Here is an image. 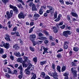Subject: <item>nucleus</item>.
<instances>
[{
  "label": "nucleus",
  "mask_w": 79,
  "mask_h": 79,
  "mask_svg": "<svg viewBox=\"0 0 79 79\" xmlns=\"http://www.w3.org/2000/svg\"><path fill=\"white\" fill-rule=\"evenodd\" d=\"M0 45V47H4L6 49H8V48L10 47V45L9 43H5L3 41L2 42V44Z\"/></svg>",
  "instance_id": "1"
},
{
  "label": "nucleus",
  "mask_w": 79,
  "mask_h": 79,
  "mask_svg": "<svg viewBox=\"0 0 79 79\" xmlns=\"http://www.w3.org/2000/svg\"><path fill=\"white\" fill-rule=\"evenodd\" d=\"M72 33V32L69 31H65L63 32V34L64 36L65 37H68V35H70Z\"/></svg>",
  "instance_id": "2"
},
{
  "label": "nucleus",
  "mask_w": 79,
  "mask_h": 79,
  "mask_svg": "<svg viewBox=\"0 0 79 79\" xmlns=\"http://www.w3.org/2000/svg\"><path fill=\"white\" fill-rule=\"evenodd\" d=\"M18 17L19 19H24V15L23 12H21L18 15Z\"/></svg>",
  "instance_id": "3"
},
{
  "label": "nucleus",
  "mask_w": 79,
  "mask_h": 79,
  "mask_svg": "<svg viewBox=\"0 0 79 79\" xmlns=\"http://www.w3.org/2000/svg\"><path fill=\"white\" fill-rule=\"evenodd\" d=\"M36 38V35L35 34L31 35L30 36V39L31 41L35 40V39Z\"/></svg>",
  "instance_id": "4"
},
{
  "label": "nucleus",
  "mask_w": 79,
  "mask_h": 79,
  "mask_svg": "<svg viewBox=\"0 0 79 79\" xmlns=\"http://www.w3.org/2000/svg\"><path fill=\"white\" fill-rule=\"evenodd\" d=\"M6 15L7 17V18L8 19H10V18H11L13 16L12 15H11L10 14V12L8 11H7L6 12Z\"/></svg>",
  "instance_id": "5"
},
{
  "label": "nucleus",
  "mask_w": 79,
  "mask_h": 79,
  "mask_svg": "<svg viewBox=\"0 0 79 79\" xmlns=\"http://www.w3.org/2000/svg\"><path fill=\"white\" fill-rule=\"evenodd\" d=\"M14 54V55H15L16 56H17V57H21V55L20 54L19 52H15Z\"/></svg>",
  "instance_id": "6"
},
{
  "label": "nucleus",
  "mask_w": 79,
  "mask_h": 79,
  "mask_svg": "<svg viewBox=\"0 0 79 79\" xmlns=\"http://www.w3.org/2000/svg\"><path fill=\"white\" fill-rule=\"evenodd\" d=\"M5 39L6 40V41H10L11 40L10 38V35L8 34H6Z\"/></svg>",
  "instance_id": "7"
},
{
  "label": "nucleus",
  "mask_w": 79,
  "mask_h": 79,
  "mask_svg": "<svg viewBox=\"0 0 79 79\" xmlns=\"http://www.w3.org/2000/svg\"><path fill=\"white\" fill-rule=\"evenodd\" d=\"M34 65H32L31 66H30L28 68H27V69H26L25 70V71H27V70H29V69H31V70H32V69H34Z\"/></svg>",
  "instance_id": "8"
},
{
  "label": "nucleus",
  "mask_w": 79,
  "mask_h": 79,
  "mask_svg": "<svg viewBox=\"0 0 79 79\" xmlns=\"http://www.w3.org/2000/svg\"><path fill=\"white\" fill-rule=\"evenodd\" d=\"M73 74L74 75L73 77L75 78L77 77V71L76 70H74L72 72Z\"/></svg>",
  "instance_id": "9"
},
{
  "label": "nucleus",
  "mask_w": 79,
  "mask_h": 79,
  "mask_svg": "<svg viewBox=\"0 0 79 79\" xmlns=\"http://www.w3.org/2000/svg\"><path fill=\"white\" fill-rule=\"evenodd\" d=\"M74 10H73L71 11V15L73 16H74V17H77L78 15H77V14H76V13L73 12Z\"/></svg>",
  "instance_id": "10"
},
{
  "label": "nucleus",
  "mask_w": 79,
  "mask_h": 79,
  "mask_svg": "<svg viewBox=\"0 0 79 79\" xmlns=\"http://www.w3.org/2000/svg\"><path fill=\"white\" fill-rule=\"evenodd\" d=\"M31 75H33V76L31 77V79H36L35 78L37 77V76H36V74H35L33 72H32L31 73Z\"/></svg>",
  "instance_id": "11"
},
{
  "label": "nucleus",
  "mask_w": 79,
  "mask_h": 79,
  "mask_svg": "<svg viewBox=\"0 0 79 79\" xmlns=\"http://www.w3.org/2000/svg\"><path fill=\"white\" fill-rule=\"evenodd\" d=\"M13 10L14 11L15 14H18L19 11H18V9L16 7H15V8H14V10Z\"/></svg>",
  "instance_id": "12"
},
{
  "label": "nucleus",
  "mask_w": 79,
  "mask_h": 79,
  "mask_svg": "<svg viewBox=\"0 0 79 79\" xmlns=\"http://www.w3.org/2000/svg\"><path fill=\"white\" fill-rule=\"evenodd\" d=\"M18 69H20V74L21 75H23V68H22V65H20L18 68Z\"/></svg>",
  "instance_id": "13"
},
{
  "label": "nucleus",
  "mask_w": 79,
  "mask_h": 79,
  "mask_svg": "<svg viewBox=\"0 0 79 79\" xmlns=\"http://www.w3.org/2000/svg\"><path fill=\"white\" fill-rule=\"evenodd\" d=\"M52 29L53 30V32L54 33H57L58 32V29H57V28L55 27H52Z\"/></svg>",
  "instance_id": "14"
},
{
  "label": "nucleus",
  "mask_w": 79,
  "mask_h": 79,
  "mask_svg": "<svg viewBox=\"0 0 79 79\" xmlns=\"http://www.w3.org/2000/svg\"><path fill=\"white\" fill-rule=\"evenodd\" d=\"M38 39L39 40H47V37L44 36L40 37Z\"/></svg>",
  "instance_id": "15"
},
{
  "label": "nucleus",
  "mask_w": 79,
  "mask_h": 79,
  "mask_svg": "<svg viewBox=\"0 0 79 79\" xmlns=\"http://www.w3.org/2000/svg\"><path fill=\"white\" fill-rule=\"evenodd\" d=\"M13 48L15 50H18L19 48V46L18 44H15L13 46Z\"/></svg>",
  "instance_id": "16"
},
{
  "label": "nucleus",
  "mask_w": 79,
  "mask_h": 79,
  "mask_svg": "<svg viewBox=\"0 0 79 79\" xmlns=\"http://www.w3.org/2000/svg\"><path fill=\"white\" fill-rule=\"evenodd\" d=\"M44 10L42 9L41 8L40 9L39 11V14L40 15H42L43 14V13H44Z\"/></svg>",
  "instance_id": "17"
},
{
  "label": "nucleus",
  "mask_w": 79,
  "mask_h": 79,
  "mask_svg": "<svg viewBox=\"0 0 79 79\" xmlns=\"http://www.w3.org/2000/svg\"><path fill=\"white\" fill-rule=\"evenodd\" d=\"M40 17V15L38 14H35L34 15V18L36 19H38Z\"/></svg>",
  "instance_id": "18"
},
{
  "label": "nucleus",
  "mask_w": 79,
  "mask_h": 79,
  "mask_svg": "<svg viewBox=\"0 0 79 79\" xmlns=\"http://www.w3.org/2000/svg\"><path fill=\"white\" fill-rule=\"evenodd\" d=\"M40 76H41L42 78H44L45 76V72H42Z\"/></svg>",
  "instance_id": "19"
},
{
  "label": "nucleus",
  "mask_w": 79,
  "mask_h": 79,
  "mask_svg": "<svg viewBox=\"0 0 79 79\" xmlns=\"http://www.w3.org/2000/svg\"><path fill=\"white\" fill-rule=\"evenodd\" d=\"M56 69L59 73L61 72V67L60 65H58L56 67Z\"/></svg>",
  "instance_id": "20"
},
{
  "label": "nucleus",
  "mask_w": 79,
  "mask_h": 79,
  "mask_svg": "<svg viewBox=\"0 0 79 79\" xmlns=\"http://www.w3.org/2000/svg\"><path fill=\"white\" fill-rule=\"evenodd\" d=\"M47 8H49V10L50 11H52V10H54V8H53V7L50 6H47Z\"/></svg>",
  "instance_id": "21"
},
{
  "label": "nucleus",
  "mask_w": 79,
  "mask_h": 79,
  "mask_svg": "<svg viewBox=\"0 0 79 79\" xmlns=\"http://www.w3.org/2000/svg\"><path fill=\"white\" fill-rule=\"evenodd\" d=\"M58 14V12L57 11H56L54 13V19H56V18H57V15Z\"/></svg>",
  "instance_id": "22"
},
{
  "label": "nucleus",
  "mask_w": 79,
  "mask_h": 79,
  "mask_svg": "<svg viewBox=\"0 0 79 79\" xmlns=\"http://www.w3.org/2000/svg\"><path fill=\"white\" fill-rule=\"evenodd\" d=\"M33 60L34 61L35 63H37V57L35 56L34 57Z\"/></svg>",
  "instance_id": "23"
},
{
  "label": "nucleus",
  "mask_w": 79,
  "mask_h": 79,
  "mask_svg": "<svg viewBox=\"0 0 79 79\" xmlns=\"http://www.w3.org/2000/svg\"><path fill=\"white\" fill-rule=\"evenodd\" d=\"M73 50L74 52H77L79 51V48L76 47L73 48Z\"/></svg>",
  "instance_id": "24"
},
{
  "label": "nucleus",
  "mask_w": 79,
  "mask_h": 79,
  "mask_svg": "<svg viewBox=\"0 0 79 79\" xmlns=\"http://www.w3.org/2000/svg\"><path fill=\"white\" fill-rule=\"evenodd\" d=\"M17 62H22L23 61V58H18L17 60Z\"/></svg>",
  "instance_id": "25"
},
{
  "label": "nucleus",
  "mask_w": 79,
  "mask_h": 79,
  "mask_svg": "<svg viewBox=\"0 0 79 79\" xmlns=\"http://www.w3.org/2000/svg\"><path fill=\"white\" fill-rule=\"evenodd\" d=\"M66 70V66H63L61 69V72H64V71Z\"/></svg>",
  "instance_id": "26"
},
{
  "label": "nucleus",
  "mask_w": 79,
  "mask_h": 79,
  "mask_svg": "<svg viewBox=\"0 0 79 79\" xmlns=\"http://www.w3.org/2000/svg\"><path fill=\"white\" fill-rule=\"evenodd\" d=\"M47 63V61H43L40 62V64L42 66H43V65L45 64V63Z\"/></svg>",
  "instance_id": "27"
},
{
  "label": "nucleus",
  "mask_w": 79,
  "mask_h": 79,
  "mask_svg": "<svg viewBox=\"0 0 79 79\" xmlns=\"http://www.w3.org/2000/svg\"><path fill=\"white\" fill-rule=\"evenodd\" d=\"M43 32L46 35H49V33L46 30H44L43 31Z\"/></svg>",
  "instance_id": "28"
},
{
  "label": "nucleus",
  "mask_w": 79,
  "mask_h": 79,
  "mask_svg": "<svg viewBox=\"0 0 79 79\" xmlns=\"http://www.w3.org/2000/svg\"><path fill=\"white\" fill-rule=\"evenodd\" d=\"M52 77H54V76H57L58 77V75H57V73L56 71H55L52 74Z\"/></svg>",
  "instance_id": "29"
},
{
  "label": "nucleus",
  "mask_w": 79,
  "mask_h": 79,
  "mask_svg": "<svg viewBox=\"0 0 79 79\" xmlns=\"http://www.w3.org/2000/svg\"><path fill=\"white\" fill-rule=\"evenodd\" d=\"M4 53V50L3 49L0 48V54H2Z\"/></svg>",
  "instance_id": "30"
},
{
  "label": "nucleus",
  "mask_w": 79,
  "mask_h": 79,
  "mask_svg": "<svg viewBox=\"0 0 79 79\" xmlns=\"http://www.w3.org/2000/svg\"><path fill=\"white\" fill-rule=\"evenodd\" d=\"M2 2L5 4H6V2H9V0H2Z\"/></svg>",
  "instance_id": "31"
},
{
  "label": "nucleus",
  "mask_w": 79,
  "mask_h": 79,
  "mask_svg": "<svg viewBox=\"0 0 79 79\" xmlns=\"http://www.w3.org/2000/svg\"><path fill=\"white\" fill-rule=\"evenodd\" d=\"M31 41L33 43V46H35V45H37V43L35 42V41H34V40H33Z\"/></svg>",
  "instance_id": "32"
},
{
  "label": "nucleus",
  "mask_w": 79,
  "mask_h": 79,
  "mask_svg": "<svg viewBox=\"0 0 79 79\" xmlns=\"http://www.w3.org/2000/svg\"><path fill=\"white\" fill-rule=\"evenodd\" d=\"M63 75L64 76H65V77H68L69 74L68 73V72H66L63 74Z\"/></svg>",
  "instance_id": "33"
},
{
  "label": "nucleus",
  "mask_w": 79,
  "mask_h": 79,
  "mask_svg": "<svg viewBox=\"0 0 79 79\" xmlns=\"http://www.w3.org/2000/svg\"><path fill=\"white\" fill-rule=\"evenodd\" d=\"M38 35L39 37H42V36H43V35H44V34H42L41 32H40L38 33Z\"/></svg>",
  "instance_id": "34"
},
{
  "label": "nucleus",
  "mask_w": 79,
  "mask_h": 79,
  "mask_svg": "<svg viewBox=\"0 0 79 79\" xmlns=\"http://www.w3.org/2000/svg\"><path fill=\"white\" fill-rule=\"evenodd\" d=\"M30 49L31 50V51H32V52H34L35 51L34 48L32 47H30Z\"/></svg>",
  "instance_id": "35"
},
{
  "label": "nucleus",
  "mask_w": 79,
  "mask_h": 79,
  "mask_svg": "<svg viewBox=\"0 0 79 79\" xmlns=\"http://www.w3.org/2000/svg\"><path fill=\"white\" fill-rule=\"evenodd\" d=\"M9 7L10 8H11L12 9H13V10L14 9V8H15V7H16V6H13L11 5L10 4Z\"/></svg>",
  "instance_id": "36"
},
{
  "label": "nucleus",
  "mask_w": 79,
  "mask_h": 79,
  "mask_svg": "<svg viewBox=\"0 0 79 79\" xmlns=\"http://www.w3.org/2000/svg\"><path fill=\"white\" fill-rule=\"evenodd\" d=\"M67 19L69 21H71V17H70V16L67 15Z\"/></svg>",
  "instance_id": "37"
},
{
  "label": "nucleus",
  "mask_w": 79,
  "mask_h": 79,
  "mask_svg": "<svg viewBox=\"0 0 79 79\" xmlns=\"http://www.w3.org/2000/svg\"><path fill=\"white\" fill-rule=\"evenodd\" d=\"M7 68L8 69L9 73L10 74H11V73H12V71L11 70V69H10V68Z\"/></svg>",
  "instance_id": "38"
},
{
  "label": "nucleus",
  "mask_w": 79,
  "mask_h": 79,
  "mask_svg": "<svg viewBox=\"0 0 79 79\" xmlns=\"http://www.w3.org/2000/svg\"><path fill=\"white\" fill-rule=\"evenodd\" d=\"M64 49H66V50L68 49V46L67 45L64 44Z\"/></svg>",
  "instance_id": "39"
},
{
  "label": "nucleus",
  "mask_w": 79,
  "mask_h": 79,
  "mask_svg": "<svg viewBox=\"0 0 79 79\" xmlns=\"http://www.w3.org/2000/svg\"><path fill=\"white\" fill-rule=\"evenodd\" d=\"M32 11H37V9L35 7L32 8Z\"/></svg>",
  "instance_id": "40"
},
{
  "label": "nucleus",
  "mask_w": 79,
  "mask_h": 79,
  "mask_svg": "<svg viewBox=\"0 0 79 79\" xmlns=\"http://www.w3.org/2000/svg\"><path fill=\"white\" fill-rule=\"evenodd\" d=\"M65 27H66L65 25H63L60 27V28H61L62 29H64Z\"/></svg>",
  "instance_id": "41"
},
{
  "label": "nucleus",
  "mask_w": 79,
  "mask_h": 79,
  "mask_svg": "<svg viewBox=\"0 0 79 79\" xmlns=\"http://www.w3.org/2000/svg\"><path fill=\"white\" fill-rule=\"evenodd\" d=\"M15 34L16 36H18V37H20V35H19V32H16Z\"/></svg>",
  "instance_id": "42"
},
{
  "label": "nucleus",
  "mask_w": 79,
  "mask_h": 79,
  "mask_svg": "<svg viewBox=\"0 0 79 79\" xmlns=\"http://www.w3.org/2000/svg\"><path fill=\"white\" fill-rule=\"evenodd\" d=\"M56 57L58 58H60L61 57V54H57L56 55Z\"/></svg>",
  "instance_id": "43"
},
{
  "label": "nucleus",
  "mask_w": 79,
  "mask_h": 79,
  "mask_svg": "<svg viewBox=\"0 0 79 79\" xmlns=\"http://www.w3.org/2000/svg\"><path fill=\"white\" fill-rule=\"evenodd\" d=\"M44 79H51L50 77L47 75L45 77Z\"/></svg>",
  "instance_id": "44"
},
{
  "label": "nucleus",
  "mask_w": 79,
  "mask_h": 79,
  "mask_svg": "<svg viewBox=\"0 0 79 79\" xmlns=\"http://www.w3.org/2000/svg\"><path fill=\"white\" fill-rule=\"evenodd\" d=\"M63 49H62L61 48H60L59 49V50H58V51L57 52V53H58V52H63Z\"/></svg>",
  "instance_id": "45"
},
{
  "label": "nucleus",
  "mask_w": 79,
  "mask_h": 79,
  "mask_svg": "<svg viewBox=\"0 0 79 79\" xmlns=\"http://www.w3.org/2000/svg\"><path fill=\"white\" fill-rule=\"evenodd\" d=\"M52 68L53 69H55V64H52Z\"/></svg>",
  "instance_id": "46"
},
{
  "label": "nucleus",
  "mask_w": 79,
  "mask_h": 79,
  "mask_svg": "<svg viewBox=\"0 0 79 79\" xmlns=\"http://www.w3.org/2000/svg\"><path fill=\"white\" fill-rule=\"evenodd\" d=\"M60 18L57 17V18L55 20V21H56V22H58V21H59L60 20Z\"/></svg>",
  "instance_id": "47"
},
{
  "label": "nucleus",
  "mask_w": 79,
  "mask_h": 79,
  "mask_svg": "<svg viewBox=\"0 0 79 79\" xmlns=\"http://www.w3.org/2000/svg\"><path fill=\"white\" fill-rule=\"evenodd\" d=\"M26 73L27 74L29 75V74H31V72H30V71H28V70H27L26 71Z\"/></svg>",
  "instance_id": "48"
},
{
  "label": "nucleus",
  "mask_w": 79,
  "mask_h": 79,
  "mask_svg": "<svg viewBox=\"0 0 79 79\" xmlns=\"http://www.w3.org/2000/svg\"><path fill=\"white\" fill-rule=\"evenodd\" d=\"M19 8H23V7L22 6V5L21 4H20L19 5L17 6Z\"/></svg>",
  "instance_id": "49"
},
{
  "label": "nucleus",
  "mask_w": 79,
  "mask_h": 79,
  "mask_svg": "<svg viewBox=\"0 0 79 79\" xmlns=\"http://www.w3.org/2000/svg\"><path fill=\"white\" fill-rule=\"evenodd\" d=\"M18 72V71L16 70V69L14 70V72L13 73V74H17V73Z\"/></svg>",
  "instance_id": "50"
},
{
  "label": "nucleus",
  "mask_w": 79,
  "mask_h": 79,
  "mask_svg": "<svg viewBox=\"0 0 79 79\" xmlns=\"http://www.w3.org/2000/svg\"><path fill=\"white\" fill-rule=\"evenodd\" d=\"M17 27H15L13 28V31H16V30H17Z\"/></svg>",
  "instance_id": "51"
},
{
  "label": "nucleus",
  "mask_w": 79,
  "mask_h": 79,
  "mask_svg": "<svg viewBox=\"0 0 79 79\" xmlns=\"http://www.w3.org/2000/svg\"><path fill=\"white\" fill-rule=\"evenodd\" d=\"M2 58H6V55L4 54L3 55H2Z\"/></svg>",
  "instance_id": "52"
},
{
  "label": "nucleus",
  "mask_w": 79,
  "mask_h": 79,
  "mask_svg": "<svg viewBox=\"0 0 79 79\" xmlns=\"http://www.w3.org/2000/svg\"><path fill=\"white\" fill-rule=\"evenodd\" d=\"M37 42L39 44H41L42 42H43V41H40V40H38L37 41Z\"/></svg>",
  "instance_id": "53"
},
{
  "label": "nucleus",
  "mask_w": 79,
  "mask_h": 79,
  "mask_svg": "<svg viewBox=\"0 0 79 79\" xmlns=\"http://www.w3.org/2000/svg\"><path fill=\"white\" fill-rule=\"evenodd\" d=\"M72 64L73 66H76V63H75L73 62H72Z\"/></svg>",
  "instance_id": "54"
},
{
  "label": "nucleus",
  "mask_w": 79,
  "mask_h": 79,
  "mask_svg": "<svg viewBox=\"0 0 79 79\" xmlns=\"http://www.w3.org/2000/svg\"><path fill=\"white\" fill-rule=\"evenodd\" d=\"M10 58L11 59V60H14V57L13 56L11 55L10 56Z\"/></svg>",
  "instance_id": "55"
},
{
  "label": "nucleus",
  "mask_w": 79,
  "mask_h": 79,
  "mask_svg": "<svg viewBox=\"0 0 79 79\" xmlns=\"http://www.w3.org/2000/svg\"><path fill=\"white\" fill-rule=\"evenodd\" d=\"M33 32V29L31 28L29 31V33H31V32Z\"/></svg>",
  "instance_id": "56"
},
{
  "label": "nucleus",
  "mask_w": 79,
  "mask_h": 79,
  "mask_svg": "<svg viewBox=\"0 0 79 79\" xmlns=\"http://www.w3.org/2000/svg\"><path fill=\"white\" fill-rule=\"evenodd\" d=\"M54 10H50L51 14L52 15L54 14Z\"/></svg>",
  "instance_id": "57"
},
{
  "label": "nucleus",
  "mask_w": 79,
  "mask_h": 79,
  "mask_svg": "<svg viewBox=\"0 0 79 79\" xmlns=\"http://www.w3.org/2000/svg\"><path fill=\"white\" fill-rule=\"evenodd\" d=\"M43 49L44 51H47L48 50V48H45V47H44Z\"/></svg>",
  "instance_id": "58"
},
{
  "label": "nucleus",
  "mask_w": 79,
  "mask_h": 79,
  "mask_svg": "<svg viewBox=\"0 0 79 79\" xmlns=\"http://www.w3.org/2000/svg\"><path fill=\"white\" fill-rule=\"evenodd\" d=\"M48 74H49V75L51 76H52V77H53V73H52L51 72H48Z\"/></svg>",
  "instance_id": "59"
},
{
  "label": "nucleus",
  "mask_w": 79,
  "mask_h": 79,
  "mask_svg": "<svg viewBox=\"0 0 79 79\" xmlns=\"http://www.w3.org/2000/svg\"><path fill=\"white\" fill-rule=\"evenodd\" d=\"M66 29H68L69 30H71V27L67 26L66 27Z\"/></svg>",
  "instance_id": "60"
},
{
  "label": "nucleus",
  "mask_w": 79,
  "mask_h": 79,
  "mask_svg": "<svg viewBox=\"0 0 79 79\" xmlns=\"http://www.w3.org/2000/svg\"><path fill=\"white\" fill-rule=\"evenodd\" d=\"M32 5H33V2H30L29 6H30V7L32 6Z\"/></svg>",
  "instance_id": "61"
},
{
  "label": "nucleus",
  "mask_w": 79,
  "mask_h": 79,
  "mask_svg": "<svg viewBox=\"0 0 79 79\" xmlns=\"http://www.w3.org/2000/svg\"><path fill=\"white\" fill-rule=\"evenodd\" d=\"M5 76H6V77H8V78H10V75H9V74H5Z\"/></svg>",
  "instance_id": "62"
},
{
  "label": "nucleus",
  "mask_w": 79,
  "mask_h": 79,
  "mask_svg": "<svg viewBox=\"0 0 79 79\" xmlns=\"http://www.w3.org/2000/svg\"><path fill=\"white\" fill-rule=\"evenodd\" d=\"M64 45H67L68 44H69V42L67 41H65L64 42Z\"/></svg>",
  "instance_id": "63"
},
{
  "label": "nucleus",
  "mask_w": 79,
  "mask_h": 79,
  "mask_svg": "<svg viewBox=\"0 0 79 79\" xmlns=\"http://www.w3.org/2000/svg\"><path fill=\"white\" fill-rule=\"evenodd\" d=\"M44 43L45 44H48V40H46L44 41Z\"/></svg>",
  "instance_id": "64"
}]
</instances>
